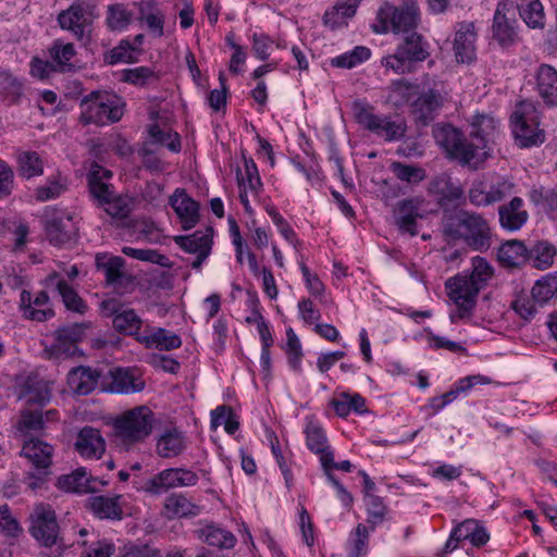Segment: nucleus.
<instances>
[{"mask_svg": "<svg viewBox=\"0 0 557 557\" xmlns=\"http://www.w3.org/2000/svg\"><path fill=\"white\" fill-rule=\"evenodd\" d=\"M441 232L447 243L463 240L471 249L485 251L491 247L492 233L487 221L479 213L455 209L442 216Z\"/></svg>", "mask_w": 557, "mask_h": 557, "instance_id": "f257e3e1", "label": "nucleus"}, {"mask_svg": "<svg viewBox=\"0 0 557 557\" xmlns=\"http://www.w3.org/2000/svg\"><path fill=\"white\" fill-rule=\"evenodd\" d=\"M472 272L470 275H457L446 281L445 286L449 290L450 299L457 305L459 318H465L475 306L480 290L493 276V269L486 259L474 257L472 259Z\"/></svg>", "mask_w": 557, "mask_h": 557, "instance_id": "f03ea898", "label": "nucleus"}, {"mask_svg": "<svg viewBox=\"0 0 557 557\" xmlns=\"http://www.w3.org/2000/svg\"><path fill=\"white\" fill-rule=\"evenodd\" d=\"M153 422L154 414L147 406L127 410L113 421L114 442L125 449H129L151 434Z\"/></svg>", "mask_w": 557, "mask_h": 557, "instance_id": "7ed1b4c3", "label": "nucleus"}, {"mask_svg": "<svg viewBox=\"0 0 557 557\" xmlns=\"http://www.w3.org/2000/svg\"><path fill=\"white\" fill-rule=\"evenodd\" d=\"M429 41L417 30L400 36L395 52L382 59V65L397 74L411 73L413 64L430 57Z\"/></svg>", "mask_w": 557, "mask_h": 557, "instance_id": "20e7f679", "label": "nucleus"}, {"mask_svg": "<svg viewBox=\"0 0 557 557\" xmlns=\"http://www.w3.org/2000/svg\"><path fill=\"white\" fill-rule=\"evenodd\" d=\"M29 534L40 547L53 549L54 557L63 553L64 540L54 509L45 503L36 505L29 515Z\"/></svg>", "mask_w": 557, "mask_h": 557, "instance_id": "39448f33", "label": "nucleus"}, {"mask_svg": "<svg viewBox=\"0 0 557 557\" xmlns=\"http://www.w3.org/2000/svg\"><path fill=\"white\" fill-rule=\"evenodd\" d=\"M417 94L410 102V113L419 126L430 125L445 103L443 83L424 75L419 82Z\"/></svg>", "mask_w": 557, "mask_h": 557, "instance_id": "423d86ee", "label": "nucleus"}, {"mask_svg": "<svg viewBox=\"0 0 557 557\" xmlns=\"http://www.w3.org/2000/svg\"><path fill=\"white\" fill-rule=\"evenodd\" d=\"M123 102L119 97L102 91H91L81 101L83 124L106 125L117 122L123 116Z\"/></svg>", "mask_w": 557, "mask_h": 557, "instance_id": "0eeeda50", "label": "nucleus"}, {"mask_svg": "<svg viewBox=\"0 0 557 557\" xmlns=\"http://www.w3.org/2000/svg\"><path fill=\"white\" fill-rule=\"evenodd\" d=\"M516 141L522 148L537 146L544 143L545 134L539 129L540 112L531 100L517 103L510 117Z\"/></svg>", "mask_w": 557, "mask_h": 557, "instance_id": "6e6552de", "label": "nucleus"}, {"mask_svg": "<svg viewBox=\"0 0 557 557\" xmlns=\"http://www.w3.org/2000/svg\"><path fill=\"white\" fill-rule=\"evenodd\" d=\"M52 445L37 437L25 440L20 455L26 458L33 467L25 478L27 486L35 491L40 488L51 474Z\"/></svg>", "mask_w": 557, "mask_h": 557, "instance_id": "1a4fd4ad", "label": "nucleus"}, {"mask_svg": "<svg viewBox=\"0 0 557 557\" xmlns=\"http://www.w3.org/2000/svg\"><path fill=\"white\" fill-rule=\"evenodd\" d=\"M379 24L373 25L375 33L393 32L394 34L405 35L409 32H416L420 22V13L417 3L412 0L403 5H386L377 13Z\"/></svg>", "mask_w": 557, "mask_h": 557, "instance_id": "9d476101", "label": "nucleus"}, {"mask_svg": "<svg viewBox=\"0 0 557 557\" xmlns=\"http://www.w3.org/2000/svg\"><path fill=\"white\" fill-rule=\"evenodd\" d=\"M354 115L359 125L386 141H397L406 135L405 122L394 121L389 115L374 114L371 107L360 101L354 103Z\"/></svg>", "mask_w": 557, "mask_h": 557, "instance_id": "9b49d317", "label": "nucleus"}, {"mask_svg": "<svg viewBox=\"0 0 557 557\" xmlns=\"http://www.w3.org/2000/svg\"><path fill=\"white\" fill-rule=\"evenodd\" d=\"M94 5L86 2H75L58 15V23L62 29L69 30L83 45L89 44L92 33V23L96 17Z\"/></svg>", "mask_w": 557, "mask_h": 557, "instance_id": "f8f14e48", "label": "nucleus"}, {"mask_svg": "<svg viewBox=\"0 0 557 557\" xmlns=\"http://www.w3.org/2000/svg\"><path fill=\"white\" fill-rule=\"evenodd\" d=\"M91 329L90 322L72 323L59 326L52 334L53 343L50 346V355L55 359H67L84 354L78 348L87 331Z\"/></svg>", "mask_w": 557, "mask_h": 557, "instance_id": "ddd939ff", "label": "nucleus"}, {"mask_svg": "<svg viewBox=\"0 0 557 557\" xmlns=\"http://www.w3.org/2000/svg\"><path fill=\"white\" fill-rule=\"evenodd\" d=\"M498 122L488 114H475L472 116L468 144L474 154L473 162H482L490 157V144L494 141Z\"/></svg>", "mask_w": 557, "mask_h": 557, "instance_id": "4468645a", "label": "nucleus"}, {"mask_svg": "<svg viewBox=\"0 0 557 557\" xmlns=\"http://www.w3.org/2000/svg\"><path fill=\"white\" fill-rule=\"evenodd\" d=\"M433 137L450 158L457 159L463 164L474 161V154L460 129L450 124H437L433 127Z\"/></svg>", "mask_w": 557, "mask_h": 557, "instance_id": "2eb2a0df", "label": "nucleus"}, {"mask_svg": "<svg viewBox=\"0 0 557 557\" xmlns=\"http://www.w3.org/2000/svg\"><path fill=\"white\" fill-rule=\"evenodd\" d=\"M199 476L186 468H169L146 481L144 490L150 494H161L177 487L194 486Z\"/></svg>", "mask_w": 557, "mask_h": 557, "instance_id": "dca6fc26", "label": "nucleus"}, {"mask_svg": "<svg viewBox=\"0 0 557 557\" xmlns=\"http://www.w3.org/2000/svg\"><path fill=\"white\" fill-rule=\"evenodd\" d=\"M213 228L208 227L206 233L196 231L189 235H180L174 237V243L187 253L197 255L191 262L193 269H200L205 260L209 257L212 247Z\"/></svg>", "mask_w": 557, "mask_h": 557, "instance_id": "f3484780", "label": "nucleus"}, {"mask_svg": "<svg viewBox=\"0 0 557 557\" xmlns=\"http://www.w3.org/2000/svg\"><path fill=\"white\" fill-rule=\"evenodd\" d=\"M71 214L47 208L44 214L46 236L53 246H62L72 239Z\"/></svg>", "mask_w": 557, "mask_h": 557, "instance_id": "a211bd4d", "label": "nucleus"}, {"mask_svg": "<svg viewBox=\"0 0 557 557\" xmlns=\"http://www.w3.org/2000/svg\"><path fill=\"white\" fill-rule=\"evenodd\" d=\"M423 200L420 198H406L399 200L394 209L395 224L401 233H408L410 236L418 234L419 218H423L421 211Z\"/></svg>", "mask_w": 557, "mask_h": 557, "instance_id": "6ab92c4d", "label": "nucleus"}, {"mask_svg": "<svg viewBox=\"0 0 557 557\" xmlns=\"http://www.w3.org/2000/svg\"><path fill=\"white\" fill-rule=\"evenodd\" d=\"M429 191L436 197L437 205L443 211V215H445L446 212H453L456 208H451V205L463 197L461 186L454 183L447 175L436 176L430 183Z\"/></svg>", "mask_w": 557, "mask_h": 557, "instance_id": "aec40b11", "label": "nucleus"}, {"mask_svg": "<svg viewBox=\"0 0 557 557\" xmlns=\"http://www.w3.org/2000/svg\"><path fill=\"white\" fill-rule=\"evenodd\" d=\"M506 10V3H498L492 25L493 38L503 48H508L518 40L517 21L513 16H508Z\"/></svg>", "mask_w": 557, "mask_h": 557, "instance_id": "412c9836", "label": "nucleus"}, {"mask_svg": "<svg viewBox=\"0 0 557 557\" xmlns=\"http://www.w3.org/2000/svg\"><path fill=\"white\" fill-rule=\"evenodd\" d=\"M535 90L548 108L557 107V70L546 63L540 64L535 72Z\"/></svg>", "mask_w": 557, "mask_h": 557, "instance_id": "4be33fe9", "label": "nucleus"}, {"mask_svg": "<svg viewBox=\"0 0 557 557\" xmlns=\"http://www.w3.org/2000/svg\"><path fill=\"white\" fill-rule=\"evenodd\" d=\"M476 33L473 22H462L456 32L454 51L457 62L471 63L475 59Z\"/></svg>", "mask_w": 557, "mask_h": 557, "instance_id": "5701e85b", "label": "nucleus"}, {"mask_svg": "<svg viewBox=\"0 0 557 557\" xmlns=\"http://www.w3.org/2000/svg\"><path fill=\"white\" fill-rule=\"evenodd\" d=\"M170 205L182 221L184 230L193 228L199 221V203L177 188L170 198Z\"/></svg>", "mask_w": 557, "mask_h": 557, "instance_id": "b1692460", "label": "nucleus"}, {"mask_svg": "<svg viewBox=\"0 0 557 557\" xmlns=\"http://www.w3.org/2000/svg\"><path fill=\"white\" fill-rule=\"evenodd\" d=\"M76 451L85 458L99 459L106 451V441L100 430L92 426H84L75 441Z\"/></svg>", "mask_w": 557, "mask_h": 557, "instance_id": "393cba45", "label": "nucleus"}, {"mask_svg": "<svg viewBox=\"0 0 557 557\" xmlns=\"http://www.w3.org/2000/svg\"><path fill=\"white\" fill-rule=\"evenodd\" d=\"M111 379L108 387L103 391L115 394H134L141 392L145 382L131 369L115 368L109 372Z\"/></svg>", "mask_w": 557, "mask_h": 557, "instance_id": "a878e982", "label": "nucleus"}, {"mask_svg": "<svg viewBox=\"0 0 557 557\" xmlns=\"http://www.w3.org/2000/svg\"><path fill=\"white\" fill-rule=\"evenodd\" d=\"M305 434L308 449L313 454L320 455L322 467H326V463L332 462V449L327 445L324 430L312 419H309L306 424Z\"/></svg>", "mask_w": 557, "mask_h": 557, "instance_id": "bb28decb", "label": "nucleus"}, {"mask_svg": "<svg viewBox=\"0 0 557 557\" xmlns=\"http://www.w3.org/2000/svg\"><path fill=\"white\" fill-rule=\"evenodd\" d=\"M186 437L178 428H166L158 437L156 451L162 458H174L186 449Z\"/></svg>", "mask_w": 557, "mask_h": 557, "instance_id": "cd10ccee", "label": "nucleus"}, {"mask_svg": "<svg viewBox=\"0 0 557 557\" xmlns=\"http://www.w3.org/2000/svg\"><path fill=\"white\" fill-rule=\"evenodd\" d=\"M101 377V372L90 367L78 366L67 374V384L78 395H88L94 392Z\"/></svg>", "mask_w": 557, "mask_h": 557, "instance_id": "c85d7f7f", "label": "nucleus"}, {"mask_svg": "<svg viewBox=\"0 0 557 557\" xmlns=\"http://www.w3.org/2000/svg\"><path fill=\"white\" fill-rule=\"evenodd\" d=\"M122 495L91 496L87 499V507L99 519L122 520Z\"/></svg>", "mask_w": 557, "mask_h": 557, "instance_id": "c756f323", "label": "nucleus"}, {"mask_svg": "<svg viewBox=\"0 0 557 557\" xmlns=\"http://www.w3.org/2000/svg\"><path fill=\"white\" fill-rule=\"evenodd\" d=\"M96 481L98 480L92 478L85 468H78L70 474L59 476L57 485L65 492L86 494L97 491L92 485Z\"/></svg>", "mask_w": 557, "mask_h": 557, "instance_id": "7c9ffc66", "label": "nucleus"}, {"mask_svg": "<svg viewBox=\"0 0 557 557\" xmlns=\"http://www.w3.org/2000/svg\"><path fill=\"white\" fill-rule=\"evenodd\" d=\"M361 0H337V2L323 15L324 25L331 29H337L347 25V20L351 18L360 4Z\"/></svg>", "mask_w": 557, "mask_h": 557, "instance_id": "2f4dec72", "label": "nucleus"}, {"mask_svg": "<svg viewBox=\"0 0 557 557\" xmlns=\"http://www.w3.org/2000/svg\"><path fill=\"white\" fill-rule=\"evenodd\" d=\"M197 537L210 546L230 549L236 544L235 535L216 524H207L195 531Z\"/></svg>", "mask_w": 557, "mask_h": 557, "instance_id": "473e14b6", "label": "nucleus"}, {"mask_svg": "<svg viewBox=\"0 0 557 557\" xmlns=\"http://www.w3.org/2000/svg\"><path fill=\"white\" fill-rule=\"evenodd\" d=\"M522 199L515 197L508 205L499 207V222L508 231L519 230L528 220V212L521 210Z\"/></svg>", "mask_w": 557, "mask_h": 557, "instance_id": "72a5a7b5", "label": "nucleus"}, {"mask_svg": "<svg viewBox=\"0 0 557 557\" xmlns=\"http://www.w3.org/2000/svg\"><path fill=\"white\" fill-rule=\"evenodd\" d=\"M529 249L523 242L508 240L497 251L498 261L508 268H519L528 261Z\"/></svg>", "mask_w": 557, "mask_h": 557, "instance_id": "f704fd0d", "label": "nucleus"}, {"mask_svg": "<svg viewBox=\"0 0 557 557\" xmlns=\"http://www.w3.org/2000/svg\"><path fill=\"white\" fill-rule=\"evenodd\" d=\"M417 87L419 83H410L405 78L393 81L388 86L387 102L395 108L410 106L417 94Z\"/></svg>", "mask_w": 557, "mask_h": 557, "instance_id": "c9c22d12", "label": "nucleus"}, {"mask_svg": "<svg viewBox=\"0 0 557 557\" xmlns=\"http://www.w3.org/2000/svg\"><path fill=\"white\" fill-rule=\"evenodd\" d=\"M454 535L461 541H470V543L480 547L485 545L490 540L486 529L474 519H467L454 528Z\"/></svg>", "mask_w": 557, "mask_h": 557, "instance_id": "e433bc0d", "label": "nucleus"}, {"mask_svg": "<svg viewBox=\"0 0 557 557\" xmlns=\"http://www.w3.org/2000/svg\"><path fill=\"white\" fill-rule=\"evenodd\" d=\"M17 173L25 180H30L44 174L45 161L38 152L23 150L16 154Z\"/></svg>", "mask_w": 557, "mask_h": 557, "instance_id": "4c0bfd02", "label": "nucleus"}, {"mask_svg": "<svg viewBox=\"0 0 557 557\" xmlns=\"http://www.w3.org/2000/svg\"><path fill=\"white\" fill-rule=\"evenodd\" d=\"M137 341L145 344L147 348H157L159 350H172L182 345L178 335L159 327L149 335L137 336Z\"/></svg>", "mask_w": 557, "mask_h": 557, "instance_id": "58836bf2", "label": "nucleus"}, {"mask_svg": "<svg viewBox=\"0 0 557 557\" xmlns=\"http://www.w3.org/2000/svg\"><path fill=\"white\" fill-rule=\"evenodd\" d=\"M516 7L520 17L531 28H543L544 10L540 0H517Z\"/></svg>", "mask_w": 557, "mask_h": 557, "instance_id": "ea45409f", "label": "nucleus"}, {"mask_svg": "<svg viewBox=\"0 0 557 557\" xmlns=\"http://www.w3.org/2000/svg\"><path fill=\"white\" fill-rule=\"evenodd\" d=\"M164 507L170 517L184 518L199 515L200 507L183 494H171L165 498Z\"/></svg>", "mask_w": 557, "mask_h": 557, "instance_id": "a19ab883", "label": "nucleus"}, {"mask_svg": "<svg viewBox=\"0 0 557 557\" xmlns=\"http://www.w3.org/2000/svg\"><path fill=\"white\" fill-rule=\"evenodd\" d=\"M141 49L133 46L129 40L122 39L116 47L106 51L103 54V61L107 64L114 65L116 63H135L138 61V54Z\"/></svg>", "mask_w": 557, "mask_h": 557, "instance_id": "79ce46f5", "label": "nucleus"}, {"mask_svg": "<svg viewBox=\"0 0 557 557\" xmlns=\"http://www.w3.org/2000/svg\"><path fill=\"white\" fill-rule=\"evenodd\" d=\"M23 82L10 71L0 70V99L17 103L23 95Z\"/></svg>", "mask_w": 557, "mask_h": 557, "instance_id": "37998d69", "label": "nucleus"}, {"mask_svg": "<svg viewBox=\"0 0 557 557\" xmlns=\"http://www.w3.org/2000/svg\"><path fill=\"white\" fill-rule=\"evenodd\" d=\"M140 22H145L150 32L156 36H163L164 28V15L156 8L152 1L143 2L139 4V16Z\"/></svg>", "mask_w": 557, "mask_h": 557, "instance_id": "c03bdc74", "label": "nucleus"}, {"mask_svg": "<svg viewBox=\"0 0 557 557\" xmlns=\"http://www.w3.org/2000/svg\"><path fill=\"white\" fill-rule=\"evenodd\" d=\"M528 261H532V265L536 269H547L554 262L557 253L556 248L548 242H537L529 249Z\"/></svg>", "mask_w": 557, "mask_h": 557, "instance_id": "a18cd8bd", "label": "nucleus"}, {"mask_svg": "<svg viewBox=\"0 0 557 557\" xmlns=\"http://www.w3.org/2000/svg\"><path fill=\"white\" fill-rule=\"evenodd\" d=\"M125 261L121 257H108L107 255L97 253L96 267L102 270L106 275V281L110 285L116 284L122 277V269Z\"/></svg>", "mask_w": 557, "mask_h": 557, "instance_id": "49530a36", "label": "nucleus"}, {"mask_svg": "<svg viewBox=\"0 0 557 557\" xmlns=\"http://www.w3.org/2000/svg\"><path fill=\"white\" fill-rule=\"evenodd\" d=\"M113 327L122 334L140 336L138 331L141 326V319L133 309H125L113 318Z\"/></svg>", "mask_w": 557, "mask_h": 557, "instance_id": "de8ad7c7", "label": "nucleus"}, {"mask_svg": "<svg viewBox=\"0 0 557 557\" xmlns=\"http://www.w3.org/2000/svg\"><path fill=\"white\" fill-rule=\"evenodd\" d=\"M55 288L67 310L79 314H84L87 311L86 302L64 280H58Z\"/></svg>", "mask_w": 557, "mask_h": 557, "instance_id": "09e8293b", "label": "nucleus"}, {"mask_svg": "<svg viewBox=\"0 0 557 557\" xmlns=\"http://www.w3.org/2000/svg\"><path fill=\"white\" fill-rule=\"evenodd\" d=\"M533 300L543 306L557 295V275L547 274L536 281L531 292Z\"/></svg>", "mask_w": 557, "mask_h": 557, "instance_id": "8fccbe9b", "label": "nucleus"}, {"mask_svg": "<svg viewBox=\"0 0 557 557\" xmlns=\"http://www.w3.org/2000/svg\"><path fill=\"white\" fill-rule=\"evenodd\" d=\"M369 529L362 524H357L355 531L349 535L347 547L349 557H362L368 552Z\"/></svg>", "mask_w": 557, "mask_h": 557, "instance_id": "3c124183", "label": "nucleus"}, {"mask_svg": "<svg viewBox=\"0 0 557 557\" xmlns=\"http://www.w3.org/2000/svg\"><path fill=\"white\" fill-rule=\"evenodd\" d=\"M364 502L368 515L367 522L370 525V530L373 531L376 525L386 519L387 508L383 504L382 498L374 494L364 495Z\"/></svg>", "mask_w": 557, "mask_h": 557, "instance_id": "603ef678", "label": "nucleus"}, {"mask_svg": "<svg viewBox=\"0 0 557 557\" xmlns=\"http://www.w3.org/2000/svg\"><path fill=\"white\" fill-rule=\"evenodd\" d=\"M371 55L369 48L357 46L351 51L345 52L331 60V65L342 69H352L367 61Z\"/></svg>", "mask_w": 557, "mask_h": 557, "instance_id": "864d4df0", "label": "nucleus"}, {"mask_svg": "<svg viewBox=\"0 0 557 557\" xmlns=\"http://www.w3.org/2000/svg\"><path fill=\"white\" fill-rule=\"evenodd\" d=\"M122 81L137 87H144L152 82H158L159 76L149 66H138L122 71Z\"/></svg>", "mask_w": 557, "mask_h": 557, "instance_id": "5fc2aeb1", "label": "nucleus"}, {"mask_svg": "<svg viewBox=\"0 0 557 557\" xmlns=\"http://www.w3.org/2000/svg\"><path fill=\"white\" fill-rule=\"evenodd\" d=\"M20 309L26 319L38 322L46 321L54 315V311L52 309L34 308L32 293L26 289H23L20 295Z\"/></svg>", "mask_w": 557, "mask_h": 557, "instance_id": "6e6d98bb", "label": "nucleus"}, {"mask_svg": "<svg viewBox=\"0 0 557 557\" xmlns=\"http://www.w3.org/2000/svg\"><path fill=\"white\" fill-rule=\"evenodd\" d=\"M243 160L245 165L246 178L242 176V171L238 168L236 171L238 186L240 188L242 186H245V184L247 183V186L251 191H258L262 187V182L259 175L257 164L255 163L252 158L246 157L245 153H243Z\"/></svg>", "mask_w": 557, "mask_h": 557, "instance_id": "4d7b16f0", "label": "nucleus"}, {"mask_svg": "<svg viewBox=\"0 0 557 557\" xmlns=\"http://www.w3.org/2000/svg\"><path fill=\"white\" fill-rule=\"evenodd\" d=\"M106 212L114 219H126L133 210V200L128 196L113 195L104 203Z\"/></svg>", "mask_w": 557, "mask_h": 557, "instance_id": "13d9d810", "label": "nucleus"}, {"mask_svg": "<svg viewBox=\"0 0 557 557\" xmlns=\"http://www.w3.org/2000/svg\"><path fill=\"white\" fill-rule=\"evenodd\" d=\"M88 189L91 197L99 206H104L109 199L115 194L113 185L100 182L95 173L87 174Z\"/></svg>", "mask_w": 557, "mask_h": 557, "instance_id": "bf43d9fd", "label": "nucleus"}, {"mask_svg": "<svg viewBox=\"0 0 557 557\" xmlns=\"http://www.w3.org/2000/svg\"><path fill=\"white\" fill-rule=\"evenodd\" d=\"M45 426L44 412L42 411H32L24 410L21 413V418L16 424L17 431L27 435L30 432H37L42 430Z\"/></svg>", "mask_w": 557, "mask_h": 557, "instance_id": "052dcab7", "label": "nucleus"}, {"mask_svg": "<svg viewBox=\"0 0 557 557\" xmlns=\"http://www.w3.org/2000/svg\"><path fill=\"white\" fill-rule=\"evenodd\" d=\"M75 49L73 44H61L54 41L50 49V55L54 62L59 65L62 72H69L73 69V65L69 62L75 55Z\"/></svg>", "mask_w": 557, "mask_h": 557, "instance_id": "680f3d73", "label": "nucleus"}, {"mask_svg": "<svg viewBox=\"0 0 557 557\" xmlns=\"http://www.w3.org/2000/svg\"><path fill=\"white\" fill-rule=\"evenodd\" d=\"M132 22V13L122 4H112L108 8L107 24L110 29L121 30Z\"/></svg>", "mask_w": 557, "mask_h": 557, "instance_id": "e2e57ef3", "label": "nucleus"}, {"mask_svg": "<svg viewBox=\"0 0 557 557\" xmlns=\"http://www.w3.org/2000/svg\"><path fill=\"white\" fill-rule=\"evenodd\" d=\"M66 190V184L60 178H48L47 184L35 190V198L38 201H48L60 197Z\"/></svg>", "mask_w": 557, "mask_h": 557, "instance_id": "0e129e2a", "label": "nucleus"}, {"mask_svg": "<svg viewBox=\"0 0 557 557\" xmlns=\"http://www.w3.org/2000/svg\"><path fill=\"white\" fill-rule=\"evenodd\" d=\"M392 169L398 180L410 184L419 183L423 181L425 176L424 170L421 168L403 164L400 162H394Z\"/></svg>", "mask_w": 557, "mask_h": 557, "instance_id": "69168bd1", "label": "nucleus"}, {"mask_svg": "<svg viewBox=\"0 0 557 557\" xmlns=\"http://www.w3.org/2000/svg\"><path fill=\"white\" fill-rule=\"evenodd\" d=\"M0 532L8 537H17L22 532L18 521L11 515L7 504L0 506Z\"/></svg>", "mask_w": 557, "mask_h": 557, "instance_id": "338daca9", "label": "nucleus"}, {"mask_svg": "<svg viewBox=\"0 0 557 557\" xmlns=\"http://www.w3.org/2000/svg\"><path fill=\"white\" fill-rule=\"evenodd\" d=\"M149 135L154 144L166 146L173 152L181 150L178 135L175 134L174 138L171 139V134L162 131L157 123L149 126Z\"/></svg>", "mask_w": 557, "mask_h": 557, "instance_id": "774afa93", "label": "nucleus"}]
</instances>
